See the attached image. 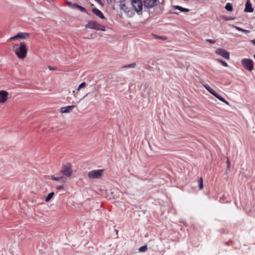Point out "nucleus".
Returning <instances> with one entry per match:
<instances>
[{
  "instance_id": "f257e3e1",
  "label": "nucleus",
  "mask_w": 255,
  "mask_h": 255,
  "mask_svg": "<svg viewBox=\"0 0 255 255\" xmlns=\"http://www.w3.org/2000/svg\"><path fill=\"white\" fill-rule=\"evenodd\" d=\"M12 49L19 59H23L26 57L27 49L25 42H21L20 43H13Z\"/></svg>"
},
{
  "instance_id": "f03ea898",
  "label": "nucleus",
  "mask_w": 255,
  "mask_h": 255,
  "mask_svg": "<svg viewBox=\"0 0 255 255\" xmlns=\"http://www.w3.org/2000/svg\"><path fill=\"white\" fill-rule=\"evenodd\" d=\"M105 170L101 169H95L89 171L88 173V177L89 179H101L104 175Z\"/></svg>"
},
{
  "instance_id": "7ed1b4c3",
  "label": "nucleus",
  "mask_w": 255,
  "mask_h": 255,
  "mask_svg": "<svg viewBox=\"0 0 255 255\" xmlns=\"http://www.w3.org/2000/svg\"><path fill=\"white\" fill-rule=\"evenodd\" d=\"M86 28L94 29L97 30L105 31V28L104 25H101L95 21H89L85 25Z\"/></svg>"
},
{
  "instance_id": "20e7f679",
  "label": "nucleus",
  "mask_w": 255,
  "mask_h": 255,
  "mask_svg": "<svg viewBox=\"0 0 255 255\" xmlns=\"http://www.w3.org/2000/svg\"><path fill=\"white\" fill-rule=\"evenodd\" d=\"M204 88L211 94H212L214 96L217 98L220 101L223 102L225 104L227 105H229V103L226 101L224 98H223L221 96L218 94L216 92H215L213 89H212L208 85L204 84L203 85Z\"/></svg>"
},
{
  "instance_id": "39448f33",
  "label": "nucleus",
  "mask_w": 255,
  "mask_h": 255,
  "mask_svg": "<svg viewBox=\"0 0 255 255\" xmlns=\"http://www.w3.org/2000/svg\"><path fill=\"white\" fill-rule=\"evenodd\" d=\"M129 2L137 12L141 11L142 3L141 0H130L129 1Z\"/></svg>"
},
{
  "instance_id": "423d86ee",
  "label": "nucleus",
  "mask_w": 255,
  "mask_h": 255,
  "mask_svg": "<svg viewBox=\"0 0 255 255\" xmlns=\"http://www.w3.org/2000/svg\"><path fill=\"white\" fill-rule=\"evenodd\" d=\"M61 172L64 176L68 177L70 176L72 172L71 164L68 163L63 165L61 170Z\"/></svg>"
},
{
  "instance_id": "0eeeda50",
  "label": "nucleus",
  "mask_w": 255,
  "mask_h": 255,
  "mask_svg": "<svg viewBox=\"0 0 255 255\" xmlns=\"http://www.w3.org/2000/svg\"><path fill=\"white\" fill-rule=\"evenodd\" d=\"M241 63L246 69L250 71L254 69V62L251 59H243L241 61Z\"/></svg>"
},
{
  "instance_id": "6e6552de",
  "label": "nucleus",
  "mask_w": 255,
  "mask_h": 255,
  "mask_svg": "<svg viewBox=\"0 0 255 255\" xmlns=\"http://www.w3.org/2000/svg\"><path fill=\"white\" fill-rule=\"evenodd\" d=\"M8 93L4 90L0 91V104H4L8 99Z\"/></svg>"
},
{
  "instance_id": "1a4fd4ad",
  "label": "nucleus",
  "mask_w": 255,
  "mask_h": 255,
  "mask_svg": "<svg viewBox=\"0 0 255 255\" xmlns=\"http://www.w3.org/2000/svg\"><path fill=\"white\" fill-rule=\"evenodd\" d=\"M215 53L228 60L230 58V53L224 49L217 48L215 51Z\"/></svg>"
},
{
  "instance_id": "9d476101",
  "label": "nucleus",
  "mask_w": 255,
  "mask_h": 255,
  "mask_svg": "<svg viewBox=\"0 0 255 255\" xmlns=\"http://www.w3.org/2000/svg\"><path fill=\"white\" fill-rule=\"evenodd\" d=\"M30 37V35L29 33L26 32H20L17 33L14 36L11 37L10 38V40H13L17 38L20 39H27Z\"/></svg>"
},
{
  "instance_id": "9b49d317",
  "label": "nucleus",
  "mask_w": 255,
  "mask_h": 255,
  "mask_svg": "<svg viewBox=\"0 0 255 255\" xmlns=\"http://www.w3.org/2000/svg\"><path fill=\"white\" fill-rule=\"evenodd\" d=\"M75 105L68 106L66 107H61L60 110V112L61 114L69 113H70L75 107Z\"/></svg>"
},
{
  "instance_id": "f8f14e48",
  "label": "nucleus",
  "mask_w": 255,
  "mask_h": 255,
  "mask_svg": "<svg viewBox=\"0 0 255 255\" xmlns=\"http://www.w3.org/2000/svg\"><path fill=\"white\" fill-rule=\"evenodd\" d=\"M156 2V0H143V4L145 7L150 8L154 6Z\"/></svg>"
},
{
  "instance_id": "ddd939ff",
  "label": "nucleus",
  "mask_w": 255,
  "mask_h": 255,
  "mask_svg": "<svg viewBox=\"0 0 255 255\" xmlns=\"http://www.w3.org/2000/svg\"><path fill=\"white\" fill-rule=\"evenodd\" d=\"M92 12L94 14H95L96 15L99 17L101 19L105 18V16L103 15V14L102 13V12L100 10H99L98 8H93L92 9Z\"/></svg>"
},
{
  "instance_id": "4468645a",
  "label": "nucleus",
  "mask_w": 255,
  "mask_h": 255,
  "mask_svg": "<svg viewBox=\"0 0 255 255\" xmlns=\"http://www.w3.org/2000/svg\"><path fill=\"white\" fill-rule=\"evenodd\" d=\"M254 10V9L252 7V4L250 2L249 0H248L246 4V7L245 8V11L246 12H253Z\"/></svg>"
},
{
  "instance_id": "2eb2a0df",
  "label": "nucleus",
  "mask_w": 255,
  "mask_h": 255,
  "mask_svg": "<svg viewBox=\"0 0 255 255\" xmlns=\"http://www.w3.org/2000/svg\"><path fill=\"white\" fill-rule=\"evenodd\" d=\"M51 179L55 181H61L62 184H64L65 182L66 179L62 176L56 177L55 176L53 175L51 176Z\"/></svg>"
},
{
  "instance_id": "dca6fc26",
  "label": "nucleus",
  "mask_w": 255,
  "mask_h": 255,
  "mask_svg": "<svg viewBox=\"0 0 255 255\" xmlns=\"http://www.w3.org/2000/svg\"><path fill=\"white\" fill-rule=\"evenodd\" d=\"M128 3H129V1H128L127 3H125L123 1H121L120 5V8L124 10L125 11H127L128 10V7L127 5L128 4Z\"/></svg>"
},
{
  "instance_id": "f3484780",
  "label": "nucleus",
  "mask_w": 255,
  "mask_h": 255,
  "mask_svg": "<svg viewBox=\"0 0 255 255\" xmlns=\"http://www.w3.org/2000/svg\"><path fill=\"white\" fill-rule=\"evenodd\" d=\"M54 195V192H52L50 193L49 194H48L47 197L45 198V201L46 202H48L53 197Z\"/></svg>"
},
{
  "instance_id": "a211bd4d",
  "label": "nucleus",
  "mask_w": 255,
  "mask_h": 255,
  "mask_svg": "<svg viewBox=\"0 0 255 255\" xmlns=\"http://www.w3.org/2000/svg\"><path fill=\"white\" fill-rule=\"evenodd\" d=\"M225 8L227 10L231 11L233 10V6L230 3H227L226 4Z\"/></svg>"
},
{
  "instance_id": "6ab92c4d",
  "label": "nucleus",
  "mask_w": 255,
  "mask_h": 255,
  "mask_svg": "<svg viewBox=\"0 0 255 255\" xmlns=\"http://www.w3.org/2000/svg\"><path fill=\"white\" fill-rule=\"evenodd\" d=\"M86 85V84L85 82H82L79 85L78 88L77 89V91H79L82 88L85 87Z\"/></svg>"
},
{
  "instance_id": "aec40b11",
  "label": "nucleus",
  "mask_w": 255,
  "mask_h": 255,
  "mask_svg": "<svg viewBox=\"0 0 255 255\" xmlns=\"http://www.w3.org/2000/svg\"><path fill=\"white\" fill-rule=\"evenodd\" d=\"M147 249V246H142V247H140L138 249V251L139 252H144L146 251Z\"/></svg>"
},
{
  "instance_id": "412c9836",
  "label": "nucleus",
  "mask_w": 255,
  "mask_h": 255,
  "mask_svg": "<svg viewBox=\"0 0 255 255\" xmlns=\"http://www.w3.org/2000/svg\"><path fill=\"white\" fill-rule=\"evenodd\" d=\"M199 188L200 189H202L203 188V181L202 178H201L199 180Z\"/></svg>"
},
{
  "instance_id": "4be33fe9",
  "label": "nucleus",
  "mask_w": 255,
  "mask_h": 255,
  "mask_svg": "<svg viewBox=\"0 0 255 255\" xmlns=\"http://www.w3.org/2000/svg\"><path fill=\"white\" fill-rule=\"evenodd\" d=\"M217 61H219L220 63H221L223 66H224L225 67L228 66V64L226 62H225L221 59H217Z\"/></svg>"
},
{
  "instance_id": "5701e85b",
  "label": "nucleus",
  "mask_w": 255,
  "mask_h": 255,
  "mask_svg": "<svg viewBox=\"0 0 255 255\" xmlns=\"http://www.w3.org/2000/svg\"><path fill=\"white\" fill-rule=\"evenodd\" d=\"M135 66H136L135 63H132V64L125 66L124 67V68H134L135 67Z\"/></svg>"
},
{
  "instance_id": "b1692460",
  "label": "nucleus",
  "mask_w": 255,
  "mask_h": 255,
  "mask_svg": "<svg viewBox=\"0 0 255 255\" xmlns=\"http://www.w3.org/2000/svg\"><path fill=\"white\" fill-rule=\"evenodd\" d=\"M173 8L174 9H178V10H180L181 11H182L183 7L180 6H178V5H174L173 6Z\"/></svg>"
},
{
  "instance_id": "393cba45",
  "label": "nucleus",
  "mask_w": 255,
  "mask_h": 255,
  "mask_svg": "<svg viewBox=\"0 0 255 255\" xmlns=\"http://www.w3.org/2000/svg\"><path fill=\"white\" fill-rule=\"evenodd\" d=\"M56 188L57 189V190H62V189H63L64 188V186H63V184H60V185H58V186H57L56 187Z\"/></svg>"
},
{
  "instance_id": "a878e982",
  "label": "nucleus",
  "mask_w": 255,
  "mask_h": 255,
  "mask_svg": "<svg viewBox=\"0 0 255 255\" xmlns=\"http://www.w3.org/2000/svg\"><path fill=\"white\" fill-rule=\"evenodd\" d=\"M206 41L210 43L214 44L216 42L215 40L210 39H207Z\"/></svg>"
},
{
  "instance_id": "bb28decb",
  "label": "nucleus",
  "mask_w": 255,
  "mask_h": 255,
  "mask_svg": "<svg viewBox=\"0 0 255 255\" xmlns=\"http://www.w3.org/2000/svg\"><path fill=\"white\" fill-rule=\"evenodd\" d=\"M189 11V9L186 8H182V12H188Z\"/></svg>"
},
{
  "instance_id": "cd10ccee",
  "label": "nucleus",
  "mask_w": 255,
  "mask_h": 255,
  "mask_svg": "<svg viewBox=\"0 0 255 255\" xmlns=\"http://www.w3.org/2000/svg\"><path fill=\"white\" fill-rule=\"evenodd\" d=\"M79 8L81 9V11H85L86 10L85 8L81 6H79Z\"/></svg>"
},
{
  "instance_id": "c85d7f7f",
  "label": "nucleus",
  "mask_w": 255,
  "mask_h": 255,
  "mask_svg": "<svg viewBox=\"0 0 255 255\" xmlns=\"http://www.w3.org/2000/svg\"><path fill=\"white\" fill-rule=\"evenodd\" d=\"M237 29H238L239 30H241V31H247V30H243V29H242L241 28H239V27H237Z\"/></svg>"
},
{
  "instance_id": "c756f323",
  "label": "nucleus",
  "mask_w": 255,
  "mask_h": 255,
  "mask_svg": "<svg viewBox=\"0 0 255 255\" xmlns=\"http://www.w3.org/2000/svg\"><path fill=\"white\" fill-rule=\"evenodd\" d=\"M227 167H228V168H229V165H230L229 160H227Z\"/></svg>"
},
{
  "instance_id": "7c9ffc66",
  "label": "nucleus",
  "mask_w": 255,
  "mask_h": 255,
  "mask_svg": "<svg viewBox=\"0 0 255 255\" xmlns=\"http://www.w3.org/2000/svg\"><path fill=\"white\" fill-rule=\"evenodd\" d=\"M49 69L50 70H54V69L50 66L49 67Z\"/></svg>"
},
{
  "instance_id": "2f4dec72",
  "label": "nucleus",
  "mask_w": 255,
  "mask_h": 255,
  "mask_svg": "<svg viewBox=\"0 0 255 255\" xmlns=\"http://www.w3.org/2000/svg\"><path fill=\"white\" fill-rule=\"evenodd\" d=\"M156 38H159V39H164L162 37H160V36H157Z\"/></svg>"
},
{
  "instance_id": "473e14b6",
  "label": "nucleus",
  "mask_w": 255,
  "mask_h": 255,
  "mask_svg": "<svg viewBox=\"0 0 255 255\" xmlns=\"http://www.w3.org/2000/svg\"><path fill=\"white\" fill-rule=\"evenodd\" d=\"M252 42L255 45V39H253L252 40Z\"/></svg>"
},
{
  "instance_id": "72a5a7b5",
  "label": "nucleus",
  "mask_w": 255,
  "mask_h": 255,
  "mask_svg": "<svg viewBox=\"0 0 255 255\" xmlns=\"http://www.w3.org/2000/svg\"><path fill=\"white\" fill-rule=\"evenodd\" d=\"M61 184V181H58Z\"/></svg>"
},
{
  "instance_id": "f704fd0d",
  "label": "nucleus",
  "mask_w": 255,
  "mask_h": 255,
  "mask_svg": "<svg viewBox=\"0 0 255 255\" xmlns=\"http://www.w3.org/2000/svg\"><path fill=\"white\" fill-rule=\"evenodd\" d=\"M73 93L74 94V93H75V91H73Z\"/></svg>"
}]
</instances>
